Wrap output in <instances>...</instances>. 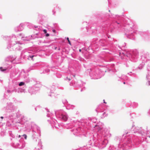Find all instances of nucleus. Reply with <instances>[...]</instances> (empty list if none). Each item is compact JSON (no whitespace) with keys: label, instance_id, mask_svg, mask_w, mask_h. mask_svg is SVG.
Wrapping results in <instances>:
<instances>
[{"label":"nucleus","instance_id":"f3484780","mask_svg":"<svg viewBox=\"0 0 150 150\" xmlns=\"http://www.w3.org/2000/svg\"><path fill=\"white\" fill-rule=\"evenodd\" d=\"M122 54H124V53H122Z\"/></svg>","mask_w":150,"mask_h":150},{"label":"nucleus","instance_id":"20e7f679","mask_svg":"<svg viewBox=\"0 0 150 150\" xmlns=\"http://www.w3.org/2000/svg\"><path fill=\"white\" fill-rule=\"evenodd\" d=\"M67 40L68 41L69 43V45H71V42H70V40H69V38H67Z\"/></svg>","mask_w":150,"mask_h":150},{"label":"nucleus","instance_id":"9b49d317","mask_svg":"<svg viewBox=\"0 0 150 150\" xmlns=\"http://www.w3.org/2000/svg\"><path fill=\"white\" fill-rule=\"evenodd\" d=\"M3 117H2V116H1V119H3Z\"/></svg>","mask_w":150,"mask_h":150},{"label":"nucleus","instance_id":"1a4fd4ad","mask_svg":"<svg viewBox=\"0 0 150 150\" xmlns=\"http://www.w3.org/2000/svg\"><path fill=\"white\" fill-rule=\"evenodd\" d=\"M67 78L69 80V81H70L71 80V79L69 78H68L67 77Z\"/></svg>","mask_w":150,"mask_h":150},{"label":"nucleus","instance_id":"f03ea898","mask_svg":"<svg viewBox=\"0 0 150 150\" xmlns=\"http://www.w3.org/2000/svg\"><path fill=\"white\" fill-rule=\"evenodd\" d=\"M24 83L23 82H21L19 84V85L20 86H21L24 85Z\"/></svg>","mask_w":150,"mask_h":150},{"label":"nucleus","instance_id":"4468645a","mask_svg":"<svg viewBox=\"0 0 150 150\" xmlns=\"http://www.w3.org/2000/svg\"><path fill=\"white\" fill-rule=\"evenodd\" d=\"M21 137V135H19V136H18V137H19V138H20V137Z\"/></svg>","mask_w":150,"mask_h":150},{"label":"nucleus","instance_id":"6e6552de","mask_svg":"<svg viewBox=\"0 0 150 150\" xmlns=\"http://www.w3.org/2000/svg\"><path fill=\"white\" fill-rule=\"evenodd\" d=\"M52 31L53 33H56V30H52Z\"/></svg>","mask_w":150,"mask_h":150},{"label":"nucleus","instance_id":"423d86ee","mask_svg":"<svg viewBox=\"0 0 150 150\" xmlns=\"http://www.w3.org/2000/svg\"><path fill=\"white\" fill-rule=\"evenodd\" d=\"M43 32L45 33H47V30L45 29H44L43 30Z\"/></svg>","mask_w":150,"mask_h":150},{"label":"nucleus","instance_id":"ddd939ff","mask_svg":"<svg viewBox=\"0 0 150 150\" xmlns=\"http://www.w3.org/2000/svg\"><path fill=\"white\" fill-rule=\"evenodd\" d=\"M79 52H81V49H79Z\"/></svg>","mask_w":150,"mask_h":150},{"label":"nucleus","instance_id":"9d476101","mask_svg":"<svg viewBox=\"0 0 150 150\" xmlns=\"http://www.w3.org/2000/svg\"><path fill=\"white\" fill-rule=\"evenodd\" d=\"M103 101H104V103H106L105 102V100H104Z\"/></svg>","mask_w":150,"mask_h":150},{"label":"nucleus","instance_id":"f257e3e1","mask_svg":"<svg viewBox=\"0 0 150 150\" xmlns=\"http://www.w3.org/2000/svg\"><path fill=\"white\" fill-rule=\"evenodd\" d=\"M62 120L65 121H67L68 118L67 116L63 115H62Z\"/></svg>","mask_w":150,"mask_h":150},{"label":"nucleus","instance_id":"f8f14e48","mask_svg":"<svg viewBox=\"0 0 150 150\" xmlns=\"http://www.w3.org/2000/svg\"><path fill=\"white\" fill-rule=\"evenodd\" d=\"M148 83L150 85V81H149Z\"/></svg>","mask_w":150,"mask_h":150},{"label":"nucleus","instance_id":"dca6fc26","mask_svg":"<svg viewBox=\"0 0 150 150\" xmlns=\"http://www.w3.org/2000/svg\"><path fill=\"white\" fill-rule=\"evenodd\" d=\"M124 84H125V82H124Z\"/></svg>","mask_w":150,"mask_h":150},{"label":"nucleus","instance_id":"2eb2a0df","mask_svg":"<svg viewBox=\"0 0 150 150\" xmlns=\"http://www.w3.org/2000/svg\"><path fill=\"white\" fill-rule=\"evenodd\" d=\"M33 56H32V57H31L32 58H33Z\"/></svg>","mask_w":150,"mask_h":150},{"label":"nucleus","instance_id":"0eeeda50","mask_svg":"<svg viewBox=\"0 0 150 150\" xmlns=\"http://www.w3.org/2000/svg\"><path fill=\"white\" fill-rule=\"evenodd\" d=\"M50 35H49V34H48V33H47V34L46 35V36L47 37H48Z\"/></svg>","mask_w":150,"mask_h":150},{"label":"nucleus","instance_id":"39448f33","mask_svg":"<svg viewBox=\"0 0 150 150\" xmlns=\"http://www.w3.org/2000/svg\"><path fill=\"white\" fill-rule=\"evenodd\" d=\"M23 136L24 137V138H25V139H27V135L26 134H23Z\"/></svg>","mask_w":150,"mask_h":150},{"label":"nucleus","instance_id":"7ed1b4c3","mask_svg":"<svg viewBox=\"0 0 150 150\" xmlns=\"http://www.w3.org/2000/svg\"><path fill=\"white\" fill-rule=\"evenodd\" d=\"M0 69L2 71H4L6 70V69H3V68L2 67H0Z\"/></svg>","mask_w":150,"mask_h":150}]
</instances>
